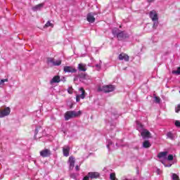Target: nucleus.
Wrapping results in <instances>:
<instances>
[{
	"label": "nucleus",
	"mask_w": 180,
	"mask_h": 180,
	"mask_svg": "<svg viewBox=\"0 0 180 180\" xmlns=\"http://www.w3.org/2000/svg\"><path fill=\"white\" fill-rule=\"evenodd\" d=\"M119 60L129 61V56L126 55V53H121L119 55Z\"/></svg>",
	"instance_id": "15"
},
{
	"label": "nucleus",
	"mask_w": 180,
	"mask_h": 180,
	"mask_svg": "<svg viewBox=\"0 0 180 180\" xmlns=\"http://www.w3.org/2000/svg\"><path fill=\"white\" fill-rule=\"evenodd\" d=\"M101 66H102V60H100V63L95 65L97 71H101Z\"/></svg>",
	"instance_id": "24"
},
{
	"label": "nucleus",
	"mask_w": 180,
	"mask_h": 180,
	"mask_svg": "<svg viewBox=\"0 0 180 180\" xmlns=\"http://www.w3.org/2000/svg\"><path fill=\"white\" fill-rule=\"evenodd\" d=\"M63 71L64 72H77V69H75L74 67L72 66H65L63 68Z\"/></svg>",
	"instance_id": "10"
},
{
	"label": "nucleus",
	"mask_w": 180,
	"mask_h": 180,
	"mask_svg": "<svg viewBox=\"0 0 180 180\" xmlns=\"http://www.w3.org/2000/svg\"><path fill=\"white\" fill-rule=\"evenodd\" d=\"M167 160H168V161H172V160H174V155H169L167 157Z\"/></svg>",
	"instance_id": "31"
},
{
	"label": "nucleus",
	"mask_w": 180,
	"mask_h": 180,
	"mask_svg": "<svg viewBox=\"0 0 180 180\" xmlns=\"http://www.w3.org/2000/svg\"><path fill=\"white\" fill-rule=\"evenodd\" d=\"M158 26V20L154 21L153 29H157Z\"/></svg>",
	"instance_id": "30"
},
{
	"label": "nucleus",
	"mask_w": 180,
	"mask_h": 180,
	"mask_svg": "<svg viewBox=\"0 0 180 180\" xmlns=\"http://www.w3.org/2000/svg\"><path fill=\"white\" fill-rule=\"evenodd\" d=\"M83 180H89V176H84Z\"/></svg>",
	"instance_id": "37"
},
{
	"label": "nucleus",
	"mask_w": 180,
	"mask_h": 180,
	"mask_svg": "<svg viewBox=\"0 0 180 180\" xmlns=\"http://www.w3.org/2000/svg\"><path fill=\"white\" fill-rule=\"evenodd\" d=\"M70 146H65L63 148V155L64 157H68V155H70Z\"/></svg>",
	"instance_id": "13"
},
{
	"label": "nucleus",
	"mask_w": 180,
	"mask_h": 180,
	"mask_svg": "<svg viewBox=\"0 0 180 180\" xmlns=\"http://www.w3.org/2000/svg\"><path fill=\"white\" fill-rule=\"evenodd\" d=\"M172 178L173 180H179V176H178V175H176V174H175V173L172 174Z\"/></svg>",
	"instance_id": "27"
},
{
	"label": "nucleus",
	"mask_w": 180,
	"mask_h": 180,
	"mask_svg": "<svg viewBox=\"0 0 180 180\" xmlns=\"http://www.w3.org/2000/svg\"><path fill=\"white\" fill-rule=\"evenodd\" d=\"M70 169H74L75 167V158L72 156L69 158Z\"/></svg>",
	"instance_id": "12"
},
{
	"label": "nucleus",
	"mask_w": 180,
	"mask_h": 180,
	"mask_svg": "<svg viewBox=\"0 0 180 180\" xmlns=\"http://www.w3.org/2000/svg\"><path fill=\"white\" fill-rule=\"evenodd\" d=\"M156 172H157L158 175H161V174L162 173V172L160 169H158L156 170Z\"/></svg>",
	"instance_id": "35"
},
{
	"label": "nucleus",
	"mask_w": 180,
	"mask_h": 180,
	"mask_svg": "<svg viewBox=\"0 0 180 180\" xmlns=\"http://www.w3.org/2000/svg\"><path fill=\"white\" fill-rule=\"evenodd\" d=\"M115 89V86L112 84L104 85L103 86H99L98 88V91L99 92H104L105 94H109V92H113Z\"/></svg>",
	"instance_id": "2"
},
{
	"label": "nucleus",
	"mask_w": 180,
	"mask_h": 180,
	"mask_svg": "<svg viewBox=\"0 0 180 180\" xmlns=\"http://www.w3.org/2000/svg\"><path fill=\"white\" fill-rule=\"evenodd\" d=\"M180 111V104H179L176 108H175V112L176 113H178Z\"/></svg>",
	"instance_id": "33"
},
{
	"label": "nucleus",
	"mask_w": 180,
	"mask_h": 180,
	"mask_svg": "<svg viewBox=\"0 0 180 180\" xmlns=\"http://www.w3.org/2000/svg\"><path fill=\"white\" fill-rule=\"evenodd\" d=\"M79 71H86V65L84 63H79L77 67Z\"/></svg>",
	"instance_id": "18"
},
{
	"label": "nucleus",
	"mask_w": 180,
	"mask_h": 180,
	"mask_svg": "<svg viewBox=\"0 0 180 180\" xmlns=\"http://www.w3.org/2000/svg\"><path fill=\"white\" fill-rule=\"evenodd\" d=\"M149 16L153 22L158 20V14H157V11H155V10L150 12Z\"/></svg>",
	"instance_id": "7"
},
{
	"label": "nucleus",
	"mask_w": 180,
	"mask_h": 180,
	"mask_svg": "<svg viewBox=\"0 0 180 180\" xmlns=\"http://www.w3.org/2000/svg\"><path fill=\"white\" fill-rule=\"evenodd\" d=\"M68 92V94H72V88H69Z\"/></svg>",
	"instance_id": "36"
},
{
	"label": "nucleus",
	"mask_w": 180,
	"mask_h": 180,
	"mask_svg": "<svg viewBox=\"0 0 180 180\" xmlns=\"http://www.w3.org/2000/svg\"><path fill=\"white\" fill-rule=\"evenodd\" d=\"M141 136L143 139H150V137H151V133H150L148 130L145 129L141 132Z\"/></svg>",
	"instance_id": "11"
},
{
	"label": "nucleus",
	"mask_w": 180,
	"mask_h": 180,
	"mask_svg": "<svg viewBox=\"0 0 180 180\" xmlns=\"http://www.w3.org/2000/svg\"><path fill=\"white\" fill-rule=\"evenodd\" d=\"M37 133H39V129H35V134H37Z\"/></svg>",
	"instance_id": "39"
},
{
	"label": "nucleus",
	"mask_w": 180,
	"mask_h": 180,
	"mask_svg": "<svg viewBox=\"0 0 180 180\" xmlns=\"http://www.w3.org/2000/svg\"><path fill=\"white\" fill-rule=\"evenodd\" d=\"M10 113L11 108L9 107L0 110V118L5 117V116H9Z\"/></svg>",
	"instance_id": "5"
},
{
	"label": "nucleus",
	"mask_w": 180,
	"mask_h": 180,
	"mask_svg": "<svg viewBox=\"0 0 180 180\" xmlns=\"http://www.w3.org/2000/svg\"><path fill=\"white\" fill-rule=\"evenodd\" d=\"M112 32L114 36H116L118 40H124L127 37V34L124 32L120 31L117 28H114Z\"/></svg>",
	"instance_id": "1"
},
{
	"label": "nucleus",
	"mask_w": 180,
	"mask_h": 180,
	"mask_svg": "<svg viewBox=\"0 0 180 180\" xmlns=\"http://www.w3.org/2000/svg\"><path fill=\"white\" fill-rule=\"evenodd\" d=\"M155 101L156 103H160V102L161 101V98H160V97L155 96Z\"/></svg>",
	"instance_id": "32"
},
{
	"label": "nucleus",
	"mask_w": 180,
	"mask_h": 180,
	"mask_svg": "<svg viewBox=\"0 0 180 180\" xmlns=\"http://www.w3.org/2000/svg\"><path fill=\"white\" fill-rule=\"evenodd\" d=\"M172 74H176L177 75H180V68H178L176 70H173Z\"/></svg>",
	"instance_id": "29"
},
{
	"label": "nucleus",
	"mask_w": 180,
	"mask_h": 180,
	"mask_svg": "<svg viewBox=\"0 0 180 180\" xmlns=\"http://www.w3.org/2000/svg\"><path fill=\"white\" fill-rule=\"evenodd\" d=\"M60 81H61V79L60 78V76H55L51 80V84L58 83V82H60Z\"/></svg>",
	"instance_id": "19"
},
{
	"label": "nucleus",
	"mask_w": 180,
	"mask_h": 180,
	"mask_svg": "<svg viewBox=\"0 0 180 180\" xmlns=\"http://www.w3.org/2000/svg\"><path fill=\"white\" fill-rule=\"evenodd\" d=\"M43 6H44V4L36 5L35 6L32 7V11H34V12H37V11H40Z\"/></svg>",
	"instance_id": "17"
},
{
	"label": "nucleus",
	"mask_w": 180,
	"mask_h": 180,
	"mask_svg": "<svg viewBox=\"0 0 180 180\" xmlns=\"http://www.w3.org/2000/svg\"><path fill=\"white\" fill-rule=\"evenodd\" d=\"M148 2H154V0H148Z\"/></svg>",
	"instance_id": "40"
},
{
	"label": "nucleus",
	"mask_w": 180,
	"mask_h": 180,
	"mask_svg": "<svg viewBox=\"0 0 180 180\" xmlns=\"http://www.w3.org/2000/svg\"><path fill=\"white\" fill-rule=\"evenodd\" d=\"M143 148H150V147H151V143L148 141H145L143 143Z\"/></svg>",
	"instance_id": "21"
},
{
	"label": "nucleus",
	"mask_w": 180,
	"mask_h": 180,
	"mask_svg": "<svg viewBox=\"0 0 180 180\" xmlns=\"http://www.w3.org/2000/svg\"><path fill=\"white\" fill-rule=\"evenodd\" d=\"M86 19L89 22V23H94L95 22V17H94V13H88Z\"/></svg>",
	"instance_id": "14"
},
{
	"label": "nucleus",
	"mask_w": 180,
	"mask_h": 180,
	"mask_svg": "<svg viewBox=\"0 0 180 180\" xmlns=\"http://www.w3.org/2000/svg\"><path fill=\"white\" fill-rule=\"evenodd\" d=\"M46 62L47 64H50L53 67L61 65V60H56L53 58H47Z\"/></svg>",
	"instance_id": "4"
},
{
	"label": "nucleus",
	"mask_w": 180,
	"mask_h": 180,
	"mask_svg": "<svg viewBox=\"0 0 180 180\" xmlns=\"http://www.w3.org/2000/svg\"><path fill=\"white\" fill-rule=\"evenodd\" d=\"M175 126L176 127H180V121L176 120L175 122Z\"/></svg>",
	"instance_id": "34"
},
{
	"label": "nucleus",
	"mask_w": 180,
	"mask_h": 180,
	"mask_svg": "<svg viewBox=\"0 0 180 180\" xmlns=\"http://www.w3.org/2000/svg\"><path fill=\"white\" fill-rule=\"evenodd\" d=\"M41 157L43 158H46L47 157H50L51 155V151L49 149H44L39 152Z\"/></svg>",
	"instance_id": "6"
},
{
	"label": "nucleus",
	"mask_w": 180,
	"mask_h": 180,
	"mask_svg": "<svg viewBox=\"0 0 180 180\" xmlns=\"http://www.w3.org/2000/svg\"><path fill=\"white\" fill-rule=\"evenodd\" d=\"M136 129L141 133V131H143L145 130L144 126L140 123V122H136Z\"/></svg>",
	"instance_id": "16"
},
{
	"label": "nucleus",
	"mask_w": 180,
	"mask_h": 180,
	"mask_svg": "<svg viewBox=\"0 0 180 180\" xmlns=\"http://www.w3.org/2000/svg\"><path fill=\"white\" fill-rule=\"evenodd\" d=\"M50 26H51V27H53V24H51V22H50V21H48L46 24H45V25H44V27H50Z\"/></svg>",
	"instance_id": "28"
},
{
	"label": "nucleus",
	"mask_w": 180,
	"mask_h": 180,
	"mask_svg": "<svg viewBox=\"0 0 180 180\" xmlns=\"http://www.w3.org/2000/svg\"><path fill=\"white\" fill-rule=\"evenodd\" d=\"M107 148L108 151H114V150H116V147H115V145L113 144V142L110 140L107 141Z\"/></svg>",
	"instance_id": "9"
},
{
	"label": "nucleus",
	"mask_w": 180,
	"mask_h": 180,
	"mask_svg": "<svg viewBox=\"0 0 180 180\" xmlns=\"http://www.w3.org/2000/svg\"><path fill=\"white\" fill-rule=\"evenodd\" d=\"M79 91L82 94L76 96L77 102H79L80 99H85V90L84 88L81 87Z\"/></svg>",
	"instance_id": "8"
},
{
	"label": "nucleus",
	"mask_w": 180,
	"mask_h": 180,
	"mask_svg": "<svg viewBox=\"0 0 180 180\" xmlns=\"http://www.w3.org/2000/svg\"><path fill=\"white\" fill-rule=\"evenodd\" d=\"M81 115V111H68L65 113V120H70V119H74V117H78Z\"/></svg>",
	"instance_id": "3"
},
{
	"label": "nucleus",
	"mask_w": 180,
	"mask_h": 180,
	"mask_svg": "<svg viewBox=\"0 0 180 180\" xmlns=\"http://www.w3.org/2000/svg\"><path fill=\"white\" fill-rule=\"evenodd\" d=\"M5 82H8V79H1L0 81V88H2L5 85Z\"/></svg>",
	"instance_id": "25"
},
{
	"label": "nucleus",
	"mask_w": 180,
	"mask_h": 180,
	"mask_svg": "<svg viewBox=\"0 0 180 180\" xmlns=\"http://www.w3.org/2000/svg\"><path fill=\"white\" fill-rule=\"evenodd\" d=\"M168 155V152H161L158 155V158H165Z\"/></svg>",
	"instance_id": "22"
},
{
	"label": "nucleus",
	"mask_w": 180,
	"mask_h": 180,
	"mask_svg": "<svg viewBox=\"0 0 180 180\" xmlns=\"http://www.w3.org/2000/svg\"><path fill=\"white\" fill-rule=\"evenodd\" d=\"M116 146H117V147H119V145H117V143H116Z\"/></svg>",
	"instance_id": "41"
},
{
	"label": "nucleus",
	"mask_w": 180,
	"mask_h": 180,
	"mask_svg": "<svg viewBox=\"0 0 180 180\" xmlns=\"http://www.w3.org/2000/svg\"><path fill=\"white\" fill-rule=\"evenodd\" d=\"M167 136V139H170V140H175V135H174V134L169 132Z\"/></svg>",
	"instance_id": "23"
},
{
	"label": "nucleus",
	"mask_w": 180,
	"mask_h": 180,
	"mask_svg": "<svg viewBox=\"0 0 180 180\" xmlns=\"http://www.w3.org/2000/svg\"><path fill=\"white\" fill-rule=\"evenodd\" d=\"M99 174L98 172H89V177L91 179H94L95 178H98Z\"/></svg>",
	"instance_id": "20"
},
{
	"label": "nucleus",
	"mask_w": 180,
	"mask_h": 180,
	"mask_svg": "<svg viewBox=\"0 0 180 180\" xmlns=\"http://www.w3.org/2000/svg\"><path fill=\"white\" fill-rule=\"evenodd\" d=\"M75 169H76V171H79V166L77 165L75 167Z\"/></svg>",
	"instance_id": "38"
},
{
	"label": "nucleus",
	"mask_w": 180,
	"mask_h": 180,
	"mask_svg": "<svg viewBox=\"0 0 180 180\" xmlns=\"http://www.w3.org/2000/svg\"><path fill=\"white\" fill-rule=\"evenodd\" d=\"M110 179H111V180H116V174L111 173L110 174Z\"/></svg>",
	"instance_id": "26"
}]
</instances>
